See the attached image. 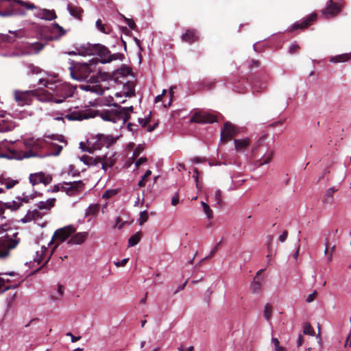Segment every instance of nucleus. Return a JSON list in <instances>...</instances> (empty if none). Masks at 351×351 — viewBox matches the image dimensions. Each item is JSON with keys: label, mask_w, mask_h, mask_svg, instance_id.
I'll use <instances>...</instances> for the list:
<instances>
[{"label": "nucleus", "mask_w": 351, "mask_h": 351, "mask_svg": "<svg viewBox=\"0 0 351 351\" xmlns=\"http://www.w3.org/2000/svg\"><path fill=\"white\" fill-rule=\"evenodd\" d=\"M148 217L149 215L147 211H142L140 214L139 224L142 226L144 223H145L147 221Z\"/></svg>", "instance_id": "nucleus-45"}, {"label": "nucleus", "mask_w": 351, "mask_h": 351, "mask_svg": "<svg viewBox=\"0 0 351 351\" xmlns=\"http://www.w3.org/2000/svg\"><path fill=\"white\" fill-rule=\"evenodd\" d=\"M55 29H56L58 31L59 35L55 38L56 40H58L61 36L65 35L66 30L60 26L58 23H55L51 26V32H55Z\"/></svg>", "instance_id": "nucleus-35"}, {"label": "nucleus", "mask_w": 351, "mask_h": 351, "mask_svg": "<svg viewBox=\"0 0 351 351\" xmlns=\"http://www.w3.org/2000/svg\"><path fill=\"white\" fill-rule=\"evenodd\" d=\"M69 186H61L62 191H64L69 196H74L81 193L84 186V184L82 180L75 181L72 182H64Z\"/></svg>", "instance_id": "nucleus-10"}, {"label": "nucleus", "mask_w": 351, "mask_h": 351, "mask_svg": "<svg viewBox=\"0 0 351 351\" xmlns=\"http://www.w3.org/2000/svg\"><path fill=\"white\" fill-rule=\"evenodd\" d=\"M152 174L151 170H147L141 180L138 182V185L139 187H144L145 186L146 179Z\"/></svg>", "instance_id": "nucleus-42"}, {"label": "nucleus", "mask_w": 351, "mask_h": 351, "mask_svg": "<svg viewBox=\"0 0 351 351\" xmlns=\"http://www.w3.org/2000/svg\"><path fill=\"white\" fill-rule=\"evenodd\" d=\"M95 25L98 30L104 34H108L112 31V27L110 25L104 24L101 19L97 20Z\"/></svg>", "instance_id": "nucleus-30"}, {"label": "nucleus", "mask_w": 351, "mask_h": 351, "mask_svg": "<svg viewBox=\"0 0 351 351\" xmlns=\"http://www.w3.org/2000/svg\"><path fill=\"white\" fill-rule=\"evenodd\" d=\"M34 96V90L14 91L15 100L19 103V105L23 106L29 104L32 101V97Z\"/></svg>", "instance_id": "nucleus-14"}, {"label": "nucleus", "mask_w": 351, "mask_h": 351, "mask_svg": "<svg viewBox=\"0 0 351 351\" xmlns=\"http://www.w3.org/2000/svg\"><path fill=\"white\" fill-rule=\"evenodd\" d=\"M272 315V306L270 304H266L264 309V317L269 321Z\"/></svg>", "instance_id": "nucleus-39"}, {"label": "nucleus", "mask_w": 351, "mask_h": 351, "mask_svg": "<svg viewBox=\"0 0 351 351\" xmlns=\"http://www.w3.org/2000/svg\"><path fill=\"white\" fill-rule=\"evenodd\" d=\"M92 116L86 110H74L65 115V119L69 121H82Z\"/></svg>", "instance_id": "nucleus-17"}, {"label": "nucleus", "mask_w": 351, "mask_h": 351, "mask_svg": "<svg viewBox=\"0 0 351 351\" xmlns=\"http://www.w3.org/2000/svg\"><path fill=\"white\" fill-rule=\"evenodd\" d=\"M217 121V117L210 113L196 112L191 118V122L195 123H213Z\"/></svg>", "instance_id": "nucleus-12"}, {"label": "nucleus", "mask_w": 351, "mask_h": 351, "mask_svg": "<svg viewBox=\"0 0 351 351\" xmlns=\"http://www.w3.org/2000/svg\"><path fill=\"white\" fill-rule=\"evenodd\" d=\"M101 163L102 164L101 168L104 171H106L108 168L112 167L117 161V158L115 157V153H111L110 155L106 154L100 156Z\"/></svg>", "instance_id": "nucleus-19"}, {"label": "nucleus", "mask_w": 351, "mask_h": 351, "mask_svg": "<svg viewBox=\"0 0 351 351\" xmlns=\"http://www.w3.org/2000/svg\"><path fill=\"white\" fill-rule=\"evenodd\" d=\"M335 251V245H333L332 247H330L329 241L327 240L326 243V248L324 253L325 254H327L328 253L332 252V254Z\"/></svg>", "instance_id": "nucleus-51"}, {"label": "nucleus", "mask_w": 351, "mask_h": 351, "mask_svg": "<svg viewBox=\"0 0 351 351\" xmlns=\"http://www.w3.org/2000/svg\"><path fill=\"white\" fill-rule=\"evenodd\" d=\"M236 133L235 126L230 122H226L221 132V141L226 143L230 141Z\"/></svg>", "instance_id": "nucleus-15"}, {"label": "nucleus", "mask_w": 351, "mask_h": 351, "mask_svg": "<svg viewBox=\"0 0 351 351\" xmlns=\"http://www.w3.org/2000/svg\"><path fill=\"white\" fill-rule=\"evenodd\" d=\"M124 20L126 22V23L128 24V25L132 29H136V23H135V22L132 19L124 17Z\"/></svg>", "instance_id": "nucleus-52"}, {"label": "nucleus", "mask_w": 351, "mask_h": 351, "mask_svg": "<svg viewBox=\"0 0 351 351\" xmlns=\"http://www.w3.org/2000/svg\"><path fill=\"white\" fill-rule=\"evenodd\" d=\"M250 139L249 138H245V139H234V145L235 148L237 151L240 152L243 150V149L248 147L250 145Z\"/></svg>", "instance_id": "nucleus-28"}, {"label": "nucleus", "mask_w": 351, "mask_h": 351, "mask_svg": "<svg viewBox=\"0 0 351 351\" xmlns=\"http://www.w3.org/2000/svg\"><path fill=\"white\" fill-rule=\"evenodd\" d=\"M114 108L102 110L99 115L100 117L106 121L117 123L122 121L125 123L130 119V113L133 112V106L124 108L119 104H113Z\"/></svg>", "instance_id": "nucleus-4"}, {"label": "nucleus", "mask_w": 351, "mask_h": 351, "mask_svg": "<svg viewBox=\"0 0 351 351\" xmlns=\"http://www.w3.org/2000/svg\"><path fill=\"white\" fill-rule=\"evenodd\" d=\"M97 142L95 144V149H100L102 147H109L110 145L116 143L117 138L113 137L112 135L97 134Z\"/></svg>", "instance_id": "nucleus-16"}, {"label": "nucleus", "mask_w": 351, "mask_h": 351, "mask_svg": "<svg viewBox=\"0 0 351 351\" xmlns=\"http://www.w3.org/2000/svg\"><path fill=\"white\" fill-rule=\"evenodd\" d=\"M317 295V292L316 291H314L313 293L309 294L307 296L306 301L308 303L312 302L316 298Z\"/></svg>", "instance_id": "nucleus-55"}, {"label": "nucleus", "mask_w": 351, "mask_h": 351, "mask_svg": "<svg viewBox=\"0 0 351 351\" xmlns=\"http://www.w3.org/2000/svg\"><path fill=\"white\" fill-rule=\"evenodd\" d=\"M264 141H265V136H261L257 141V142L256 143V145H254V147H253V149L252 150L253 154H255V152H256L257 148L262 145V144L263 143Z\"/></svg>", "instance_id": "nucleus-50"}, {"label": "nucleus", "mask_w": 351, "mask_h": 351, "mask_svg": "<svg viewBox=\"0 0 351 351\" xmlns=\"http://www.w3.org/2000/svg\"><path fill=\"white\" fill-rule=\"evenodd\" d=\"M77 53L80 56H98L99 62L102 64L111 62L113 60H123L125 58L123 53H117L112 54L108 47L101 44L86 43L76 48Z\"/></svg>", "instance_id": "nucleus-1"}, {"label": "nucleus", "mask_w": 351, "mask_h": 351, "mask_svg": "<svg viewBox=\"0 0 351 351\" xmlns=\"http://www.w3.org/2000/svg\"><path fill=\"white\" fill-rule=\"evenodd\" d=\"M182 40L184 42L193 43L198 40V36L195 29H187L186 32L182 35Z\"/></svg>", "instance_id": "nucleus-22"}, {"label": "nucleus", "mask_w": 351, "mask_h": 351, "mask_svg": "<svg viewBox=\"0 0 351 351\" xmlns=\"http://www.w3.org/2000/svg\"><path fill=\"white\" fill-rule=\"evenodd\" d=\"M19 241L8 236L0 238V258H5L9 255L10 250L16 247Z\"/></svg>", "instance_id": "nucleus-6"}, {"label": "nucleus", "mask_w": 351, "mask_h": 351, "mask_svg": "<svg viewBox=\"0 0 351 351\" xmlns=\"http://www.w3.org/2000/svg\"><path fill=\"white\" fill-rule=\"evenodd\" d=\"M76 229L71 225L64 226L55 231L52 239L58 240L60 242L66 241L73 233L75 232Z\"/></svg>", "instance_id": "nucleus-11"}, {"label": "nucleus", "mask_w": 351, "mask_h": 351, "mask_svg": "<svg viewBox=\"0 0 351 351\" xmlns=\"http://www.w3.org/2000/svg\"><path fill=\"white\" fill-rule=\"evenodd\" d=\"M99 60L97 58L92 59L89 63H76L73 68L71 66V75L73 79L77 80H87L93 71L91 66L96 65Z\"/></svg>", "instance_id": "nucleus-5"}, {"label": "nucleus", "mask_w": 351, "mask_h": 351, "mask_svg": "<svg viewBox=\"0 0 351 351\" xmlns=\"http://www.w3.org/2000/svg\"><path fill=\"white\" fill-rule=\"evenodd\" d=\"M43 215L37 210H29L25 217L21 219L23 223H27L33 220L42 218Z\"/></svg>", "instance_id": "nucleus-23"}, {"label": "nucleus", "mask_w": 351, "mask_h": 351, "mask_svg": "<svg viewBox=\"0 0 351 351\" xmlns=\"http://www.w3.org/2000/svg\"><path fill=\"white\" fill-rule=\"evenodd\" d=\"M10 5L12 7L13 11H14L15 14L24 15L25 11L23 10L18 9L16 8L17 5H20L27 10H33L36 8V6L34 3L29 2H24L21 0H16L14 2L10 3Z\"/></svg>", "instance_id": "nucleus-18"}, {"label": "nucleus", "mask_w": 351, "mask_h": 351, "mask_svg": "<svg viewBox=\"0 0 351 351\" xmlns=\"http://www.w3.org/2000/svg\"><path fill=\"white\" fill-rule=\"evenodd\" d=\"M27 73L29 74V73H32V74H34V73H38L40 71V68L36 66H34L33 64H27Z\"/></svg>", "instance_id": "nucleus-43"}, {"label": "nucleus", "mask_w": 351, "mask_h": 351, "mask_svg": "<svg viewBox=\"0 0 351 351\" xmlns=\"http://www.w3.org/2000/svg\"><path fill=\"white\" fill-rule=\"evenodd\" d=\"M21 205L22 204L21 202H13L12 204L8 206V208H10L14 210H16L21 206Z\"/></svg>", "instance_id": "nucleus-54"}, {"label": "nucleus", "mask_w": 351, "mask_h": 351, "mask_svg": "<svg viewBox=\"0 0 351 351\" xmlns=\"http://www.w3.org/2000/svg\"><path fill=\"white\" fill-rule=\"evenodd\" d=\"M18 183H19V182L17 180H10V179L5 180V182H3L6 189H12Z\"/></svg>", "instance_id": "nucleus-47"}, {"label": "nucleus", "mask_w": 351, "mask_h": 351, "mask_svg": "<svg viewBox=\"0 0 351 351\" xmlns=\"http://www.w3.org/2000/svg\"><path fill=\"white\" fill-rule=\"evenodd\" d=\"M337 189L334 188H329L326 191L323 197L322 202L325 204H330L333 199V193L337 191Z\"/></svg>", "instance_id": "nucleus-32"}, {"label": "nucleus", "mask_w": 351, "mask_h": 351, "mask_svg": "<svg viewBox=\"0 0 351 351\" xmlns=\"http://www.w3.org/2000/svg\"><path fill=\"white\" fill-rule=\"evenodd\" d=\"M261 65V62L258 61V60H252L250 62V69H254V68H258Z\"/></svg>", "instance_id": "nucleus-57"}, {"label": "nucleus", "mask_w": 351, "mask_h": 351, "mask_svg": "<svg viewBox=\"0 0 351 351\" xmlns=\"http://www.w3.org/2000/svg\"><path fill=\"white\" fill-rule=\"evenodd\" d=\"M39 83L52 90L48 99L57 104L72 97L74 93L73 87L66 83H54L47 79H40Z\"/></svg>", "instance_id": "nucleus-2"}, {"label": "nucleus", "mask_w": 351, "mask_h": 351, "mask_svg": "<svg viewBox=\"0 0 351 351\" xmlns=\"http://www.w3.org/2000/svg\"><path fill=\"white\" fill-rule=\"evenodd\" d=\"M147 160V158L145 157H141L139 159H138L136 162H135V165L136 167L138 168L142 164H143L144 162H145Z\"/></svg>", "instance_id": "nucleus-60"}, {"label": "nucleus", "mask_w": 351, "mask_h": 351, "mask_svg": "<svg viewBox=\"0 0 351 351\" xmlns=\"http://www.w3.org/2000/svg\"><path fill=\"white\" fill-rule=\"evenodd\" d=\"M215 198L218 204H220L221 202V191L220 190H217L215 193Z\"/></svg>", "instance_id": "nucleus-56"}, {"label": "nucleus", "mask_w": 351, "mask_h": 351, "mask_svg": "<svg viewBox=\"0 0 351 351\" xmlns=\"http://www.w3.org/2000/svg\"><path fill=\"white\" fill-rule=\"evenodd\" d=\"M29 182L32 185H36L43 183L47 185L52 181V177L50 175L46 174L44 172H38L31 173L29 176Z\"/></svg>", "instance_id": "nucleus-13"}, {"label": "nucleus", "mask_w": 351, "mask_h": 351, "mask_svg": "<svg viewBox=\"0 0 351 351\" xmlns=\"http://www.w3.org/2000/svg\"><path fill=\"white\" fill-rule=\"evenodd\" d=\"M221 241H219L218 243H217V245L212 249V250L210 251V254L206 256L205 258H204L203 259H202L199 262V263H202L205 259H207V258H210L212 256H214V254L217 252V251L219 249V245H221Z\"/></svg>", "instance_id": "nucleus-44"}, {"label": "nucleus", "mask_w": 351, "mask_h": 351, "mask_svg": "<svg viewBox=\"0 0 351 351\" xmlns=\"http://www.w3.org/2000/svg\"><path fill=\"white\" fill-rule=\"evenodd\" d=\"M317 14L313 12L305 17L302 21H297L293 23L289 31L290 32H293L297 29L304 30L309 26L312 25L317 21Z\"/></svg>", "instance_id": "nucleus-9"}, {"label": "nucleus", "mask_w": 351, "mask_h": 351, "mask_svg": "<svg viewBox=\"0 0 351 351\" xmlns=\"http://www.w3.org/2000/svg\"><path fill=\"white\" fill-rule=\"evenodd\" d=\"M202 205L203 207V210L204 213L206 215L208 219L213 218V210L210 209L209 205L204 202H202Z\"/></svg>", "instance_id": "nucleus-41"}, {"label": "nucleus", "mask_w": 351, "mask_h": 351, "mask_svg": "<svg viewBox=\"0 0 351 351\" xmlns=\"http://www.w3.org/2000/svg\"><path fill=\"white\" fill-rule=\"evenodd\" d=\"M66 336H69L71 337V341L73 343L74 342H76L77 341H79L80 339H81V337L80 336H78V337H75L74 336L71 332H68L66 334Z\"/></svg>", "instance_id": "nucleus-61"}, {"label": "nucleus", "mask_w": 351, "mask_h": 351, "mask_svg": "<svg viewBox=\"0 0 351 351\" xmlns=\"http://www.w3.org/2000/svg\"><path fill=\"white\" fill-rule=\"evenodd\" d=\"M67 9L71 15L79 20L82 19V14L83 13L84 10L81 7L75 6L69 3L67 5Z\"/></svg>", "instance_id": "nucleus-25"}, {"label": "nucleus", "mask_w": 351, "mask_h": 351, "mask_svg": "<svg viewBox=\"0 0 351 351\" xmlns=\"http://www.w3.org/2000/svg\"><path fill=\"white\" fill-rule=\"evenodd\" d=\"M101 80H102V77L100 74H98L97 75H92L88 80V82H90V84L82 85L81 88L84 90L91 91L97 95H101L104 93V90L100 85L97 84V83L100 82Z\"/></svg>", "instance_id": "nucleus-8"}, {"label": "nucleus", "mask_w": 351, "mask_h": 351, "mask_svg": "<svg viewBox=\"0 0 351 351\" xmlns=\"http://www.w3.org/2000/svg\"><path fill=\"white\" fill-rule=\"evenodd\" d=\"M350 59L351 53H347L331 57L329 61L333 63H339L348 62Z\"/></svg>", "instance_id": "nucleus-26"}, {"label": "nucleus", "mask_w": 351, "mask_h": 351, "mask_svg": "<svg viewBox=\"0 0 351 351\" xmlns=\"http://www.w3.org/2000/svg\"><path fill=\"white\" fill-rule=\"evenodd\" d=\"M117 192L115 190H107L102 195V198L108 199L112 196L116 195Z\"/></svg>", "instance_id": "nucleus-49"}, {"label": "nucleus", "mask_w": 351, "mask_h": 351, "mask_svg": "<svg viewBox=\"0 0 351 351\" xmlns=\"http://www.w3.org/2000/svg\"><path fill=\"white\" fill-rule=\"evenodd\" d=\"M273 237L269 236V242L267 245V250H268V254L267 255V258H268V263L271 260V243L272 242Z\"/></svg>", "instance_id": "nucleus-48"}, {"label": "nucleus", "mask_w": 351, "mask_h": 351, "mask_svg": "<svg viewBox=\"0 0 351 351\" xmlns=\"http://www.w3.org/2000/svg\"><path fill=\"white\" fill-rule=\"evenodd\" d=\"M193 172H194V174L193 176V178H194L195 182H197V180H199V171L197 168H194Z\"/></svg>", "instance_id": "nucleus-64"}, {"label": "nucleus", "mask_w": 351, "mask_h": 351, "mask_svg": "<svg viewBox=\"0 0 351 351\" xmlns=\"http://www.w3.org/2000/svg\"><path fill=\"white\" fill-rule=\"evenodd\" d=\"M303 333L304 335H315V330L310 324V323H305L303 328Z\"/></svg>", "instance_id": "nucleus-40"}, {"label": "nucleus", "mask_w": 351, "mask_h": 351, "mask_svg": "<svg viewBox=\"0 0 351 351\" xmlns=\"http://www.w3.org/2000/svg\"><path fill=\"white\" fill-rule=\"evenodd\" d=\"M274 157V152L271 151L261 158L257 160L256 161V165L258 167L262 166L265 164H268L271 162Z\"/></svg>", "instance_id": "nucleus-29"}, {"label": "nucleus", "mask_w": 351, "mask_h": 351, "mask_svg": "<svg viewBox=\"0 0 351 351\" xmlns=\"http://www.w3.org/2000/svg\"><path fill=\"white\" fill-rule=\"evenodd\" d=\"M47 145H49V151L51 154L53 156H58L62 150V146L57 145L54 143H49Z\"/></svg>", "instance_id": "nucleus-33"}, {"label": "nucleus", "mask_w": 351, "mask_h": 351, "mask_svg": "<svg viewBox=\"0 0 351 351\" xmlns=\"http://www.w3.org/2000/svg\"><path fill=\"white\" fill-rule=\"evenodd\" d=\"M342 6L343 5L341 2L329 0L326 3L325 8L321 11V13L326 19L334 17L341 12Z\"/></svg>", "instance_id": "nucleus-7"}, {"label": "nucleus", "mask_w": 351, "mask_h": 351, "mask_svg": "<svg viewBox=\"0 0 351 351\" xmlns=\"http://www.w3.org/2000/svg\"><path fill=\"white\" fill-rule=\"evenodd\" d=\"M88 238V233L86 232H77L73 235L68 241L69 245H80L83 243Z\"/></svg>", "instance_id": "nucleus-21"}, {"label": "nucleus", "mask_w": 351, "mask_h": 351, "mask_svg": "<svg viewBox=\"0 0 351 351\" xmlns=\"http://www.w3.org/2000/svg\"><path fill=\"white\" fill-rule=\"evenodd\" d=\"M35 15L36 17L46 21H52L57 18V15L53 10L41 9Z\"/></svg>", "instance_id": "nucleus-20"}, {"label": "nucleus", "mask_w": 351, "mask_h": 351, "mask_svg": "<svg viewBox=\"0 0 351 351\" xmlns=\"http://www.w3.org/2000/svg\"><path fill=\"white\" fill-rule=\"evenodd\" d=\"M288 237V232L287 230H284L282 234L280 235L279 237V241L280 242H284L287 239Z\"/></svg>", "instance_id": "nucleus-62"}, {"label": "nucleus", "mask_w": 351, "mask_h": 351, "mask_svg": "<svg viewBox=\"0 0 351 351\" xmlns=\"http://www.w3.org/2000/svg\"><path fill=\"white\" fill-rule=\"evenodd\" d=\"M116 73L121 76H127L131 73V69L125 65H122Z\"/></svg>", "instance_id": "nucleus-38"}, {"label": "nucleus", "mask_w": 351, "mask_h": 351, "mask_svg": "<svg viewBox=\"0 0 351 351\" xmlns=\"http://www.w3.org/2000/svg\"><path fill=\"white\" fill-rule=\"evenodd\" d=\"M271 341L275 346V351H286L284 347L280 346V342L277 338L272 337Z\"/></svg>", "instance_id": "nucleus-46"}, {"label": "nucleus", "mask_w": 351, "mask_h": 351, "mask_svg": "<svg viewBox=\"0 0 351 351\" xmlns=\"http://www.w3.org/2000/svg\"><path fill=\"white\" fill-rule=\"evenodd\" d=\"M179 203V193L176 192L171 198V204L176 206Z\"/></svg>", "instance_id": "nucleus-59"}, {"label": "nucleus", "mask_w": 351, "mask_h": 351, "mask_svg": "<svg viewBox=\"0 0 351 351\" xmlns=\"http://www.w3.org/2000/svg\"><path fill=\"white\" fill-rule=\"evenodd\" d=\"M99 205L91 204L86 209V216H94L99 212Z\"/></svg>", "instance_id": "nucleus-36"}, {"label": "nucleus", "mask_w": 351, "mask_h": 351, "mask_svg": "<svg viewBox=\"0 0 351 351\" xmlns=\"http://www.w3.org/2000/svg\"><path fill=\"white\" fill-rule=\"evenodd\" d=\"M138 121L142 125L143 128H145L147 125V124L150 121V117L145 119L138 118Z\"/></svg>", "instance_id": "nucleus-58"}, {"label": "nucleus", "mask_w": 351, "mask_h": 351, "mask_svg": "<svg viewBox=\"0 0 351 351\" xmlns=\"http://www.w3.org/2000/svg\"><path fill=\"white\" fill-rule=\"evenodd\" d=\"M48 142L41 138H28L24 141V146L27 151L13 150L12 154L14 158L23 160L40 156L38 152L47 145Z\"/></svg>", "instance_id": "nucleus-3"}, {"label": "nucleus", "mask_w": 351, "mask_h": 351, "mask_svg": "<svg viewBox=\"0 0 351 351\" xmlns=\"http://www.w3.org/2000/svg\"><path fill=\"white\" fill-rule=\"evenodd\" d=\"M45 45V44L36 42L30 45L29 50L35 53H37L44 49Z\"/></svg>", "instance_id": "nucleus-37"}, {"label": "nucleus", "mask_w": 351, "mask_h": 351, "mask_svg": "<svg viewBox=\"0 0 351 351\" xmlns=\"http://www.w3.org/2000/svg\"><path fill=\"white\" fill-rule=\"evenodd\" d=\"M82 160L88 165H97L98 163L101 162L100 156H97L95 158L88 156H83L82 157Z\"/></svg>", "instance_id": "nucleus-31"}, {"label": "nucleus", "mask_w": 351, "mask_h": 351, "mask_svg": "<svg viewBox=\"0 0 351 351\" xmlns=\"http://www.w3.org/2000/svg\"><path fill=\"white\" fill-rule=\"evenodd\" d=\"M128 261H129L128 258H123L121 262L115 263V265L117 267H123V266H125L127 264Z\"/></svg>", "instance_id": "nucleus-63"}, {"label": "nucleus", "mask_w": 351, "mask_h": 351, "mask_svg": "<svg viewBox=\"0 0 351 351\" xmlns=\"http://www.w3.org/2000/svg\"><path fill=\"white\" fill-rule=\"evenodd\" d=\"M141 235L142 234L141 232H137L135 234L130 237L128 240V245L130 247L136 245L140 241Z\"/></svg>", "instance_id": "nucleus-34"}, {"label": "nucleus", "mask_w": 351, "mask_h": 351, "mask_svg": "<svg viewBox=\"0 0 351 351\" xmlns=\"http://www.w3.org/2000/svg\"><path fill=\"white\" fill-rule=\"evenodd\" d=\"M263 269H260L256 273V277L254 278V280L251 283L250 289L254 293H259L261 290V278L258 277V276L263 272Z\"/></svg>", "instance_id": "nucleus-24"}, {"label": "nucleus", "mask_w": 351, "mask_h": 351, "mask_svg": "<svg viewBox=\"0 0 351 351\" xmlns=\"http://www.w3.org/2000/svg\"><path fill=\"white\" fill-rule=\"evenodd\" d=\"M55 202H56L55 198L48 199L45 202H43V201L40 202L37 204V206L39 208V210H51V208H53L54 206Z\"/></svg>", "instance_id": "nucleus-27"}, {"label": "nucleus", "mask_w": 351, "mask_h": 351, "mask_svg": "<svg viewBox=\"0 0 351 351\" xmlns=\"http://www.w3.org/2000/svg\"><path fill=\"white\" fill-rule=\"evenodd\" d=\"M299 45H297L296 43H293L289 47V51L291 54H293L296 53L299 50Z\"/></svg>", "instance_id": "nucleus-53"}]
</instances>
